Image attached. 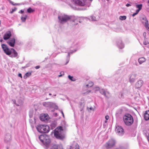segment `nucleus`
Masks as SVG:
<instances>
[{
	"instance_id": "f257e3e1",
	"label": "nucleus",
	"mask_w": 149,
	"mask_h": 149,
	"mask_svg": "<svg viewBox=\"0 0 149 149\" xmlns=\"http://www.w3.org/2000/svg\"><path fill=\"white\" fill-rule=\"evenodd\" d=\"M1 47L3 50L6 54L8 55L11 58H15L17 57L18 58V54L17 52L13 49H9L8 46L6 45L3 44Z\"/></svg>"
},
{
	"instance_id": "f03ea898",
	"label": "nucleus",
	"mask_w": 149,
	"mask_h": 149,
	"mask_svg": "<svg viewBox=\"0 0 149 149\" xmlns=\"http://www.w3.org/2000/svg\"><path fill=\"white\" fill-rule=\"evenodd\" d=\"M59 22L61 24H63L68 21L75 22L77 21L76 18L74 17L69 16L65 15H61L58 16Z\"/></svg>"
},
{
	"instance_id": "7ed1b4c3",
	"label": "nucleus",
	"mask_w": 149,
	"mask_h": 149,
	"mask_svg": "<svg viewBox=\"0 0 149 149\" xmlns=\"http://www.w3.org/2000/svg\"><path fill=\"white\" fill-rule=\"evenodd\" d=\"M63 130L61 127L56 128L54 130V134L55 137L57 139H63L64 136L63 134Z\"/></svg>"
},
{
	"instance_id": "20e7f679",
	"label": "nucleus",
	"mask_w": 149,
	"mask_h": 149,
	"mask_svg": "<svg viewBox=\"0 0 149 149\" xmlns=\"http://www.w3.org/2000/svg\"><path fill=\"white\" fill-rule=\"evenodd\" d=\"M36 127L38 132L41 133H48L50 130L49 127L47 125H39Z\"/></svg>"
},
{
	"instance_id": "39448f33",
	"label": "nucleus",
	"mask_w": 149,
	"mask_h": 149,
	"mask_svg": "<svg viewBox=\"0 0 149 149\" xmlns=\"http://www.w3.org/2000/svg\"><path fill=\"white\" fill-rule=\"evenodd\" d=\"M116 143L115 140L113 139H111L106 143L104 146L107 149L111 148L115 146Z\"/></svg>"
},
{
	"instance_id": "423d86ee",
	"label": "nucleus",
	"mask_w": 149,
	"mask_h": 149,
	"mask_svg": "<svg viewBox=\"0 0 149 149\" xmlns=\"http://www.w3.org/2000/svg\"><path fill=\"white\" fill-rule=\"evenodd\" d=\"M42 105L46 107L49 108H54L57 109L58 107L56 104L52 102H43L42 103Z\"/></svg>"
},
{
	"instance_id": "0eeeda50",
	"label": "nucleus",
	"mask_w": 149,
	"mask_h": 149,
	"mask_svg": "<svg viewBox=\"0 0 149 149\" xmlns=\"http://www.w3.org/2000/svg\"><path fill=\"white\" fill-rule=\"evenodd\" d=\"M123 120L125 124L127 126L130 125V114L126 113L123 116Z\"/></svg>"
},
{
	"instance_id": "6e6552de",
	"label": "nucleus",
	"mask_w": 149,
	"mask_h": 149,
	"mask_svg": "<svg viewBox=\"0 0 149 149\" xmlns=\"http://www.w3.org/2000/svg\"><path fill=\"white\" fill-rule=\"evenodd\" d=\"M115 131L116 133L120 136L123 135L124 133L123 128L121 126H117L116 127Z\"/></svg>"
},
{
	"instance_id": "1a4fd4ad",
	"label": "nucleus",
	"mask_w": 149,
	"mask_h": 149,
	"mask_svg": "<svg viewBox=\"0 0 149 149\" xmlns=\"http://www.w3.org/2000/svg\"><path fill=\"white\" fill-rule=\"evenodd\" d=\"M87 0H73L74 2L79 6H85Z\"/></svg>"
},
{
	"instance_id": "9d476101",
	"label": "nucleus",
	"mask_w": 149,
	"mask_h": 149,
	"mask_svg": "<svg viewBox=\"0 0 149 149\" xmlns=\"http://www.w3.org/2000/svg\"><path fill=\"white\" fill-rule=\"evenodd\" d=\"M100 93L106 97L109 98L111 96L110 94L108 91H106L104 89H102L100 90Z\"/></svg>"
},
{
	"instance_id": "9b49d317",
	"label": "nucleus",
	"mask_w": 149,
	"mask_h": 149,
	"mask_svg": "<svg viewBox=\"0 0 149 149\" xmlns=\"http://www.w3.org/2000/svg\"><path fill=\"white\" fill-rule=\"evenodd\" d=\"M50 149H63L61 145L55 144H52L49 146Z\"/></svg>"
},
{
	"instance_id": "f8f14e48",
	"label": "nucleus",
	"mask_w": 149,
	"mask_h": 149,
	"mask_svg": "<svg viewBox=\"0 0 149 149\" xmlns=\"http://www.w3.org/2000/svg\"><path fill=\"white\" fill-rule=\"evenodd\" d=\"M11 140V136L10 134H7L5 137L4 141L6 143H9Z\"/></svg>"
},
{
	"instance_id": "ddd939ff",
	"label": "nucleus",
	"mask_w": 149,
	"mask_h": 149,
	"mask_svg": "<svg viewBox=\"0 0 149 149\" xmlns=\"http://www.w3.org/2000/svg\"><path fill=\"white\" fill-rule=\"evenodd\" d=\"M141 19L143 24L144 26L149 24L148 20L145 16H142L141 17Z\"/></svg>"
},
{
	"instance_id": "4468645a",
	"label": "nucleus",
	"mask_w": 149,
	"mask_h": 149,
	"mask_svg": "<svg viewBox=\"0 0 149 149\" xmlns=\"http://www.w3.org/2000/svg\"><path fill=\"white\" fill-rule=\"evenodd\" d=\"M15 43V39L13 38L9 39L7 42V43L9 45L12 47H13Z\"/></svg>"
},
{
	"instance_id": "2eb2a0df",
	"label": "nucleus",
	"mask_w": 149,
	"mask_h": 149,
	"mask_svg": "<svg viewBox=\"0 0 149 149\" xmlns=\"http://www.w3.org/2000/svg\"><path fill=\"white\" fill-rule=\"evenodd\" d=\"M40 119L42 121H45L49 118V116L47 114H44L40 116Z\"/></svg>"
},
{
	"instance_id": "dca6fc26",
	"label": "nucleus",
	"mask_w": 149,
	"mask_h": 149,
	"mask_svg": "<svg viewBox=\"0 0 149 149\" xmlns=\"http://www.w3.org/2000/svg\"><path fill=\"white\" fill-rule=\"evenodd\" d=\"M143 82L142 80L138 81L135 84V87L137 88H140L142 86Z\"/></svg>"
},
{
	"instance_id": "f3484780",
	"label": "nucleus",
	"mask_w": 149,
	"mask_h": 149,
	"mask_svg": "<svg viewBox=\"0 0 149 149\" xmlns=\"http://www.w3.org/2000/svg\"><path fill=\"white\" fill-rule=\"evenodd\" d=\"M11 35L10 31H8L4 35L3 38L4 40L8 39L11 36Z\"/></svg>"
},
{
	"instance_id": "a211bd4d",
	"label": "nucleus",
	"mask_w": 149,
	"mask_h": 149,
	"mask_svg": "<svg viewBox=\"0 0 149 149\" xmlns=\"http://www.w3.org/2000/svg\"><path fill=\"white\" fill-rule=\"evenodd\" d=\"M50 142V140L48 136L47 135L46 136L45 140L44 141V143H42L43 144L46 146H47L49 144Z\"/></svg>"
},
{
	"instance_id": "6ab92c4d",
	"label": "nucleus",
	"mask_w": 149,
	"mask_h": 149,
	"mask_svg": "<svg viewBox=\"0 0 149 149\" xmlns=\"http://www.w3.org/2000/svg\"><path fill=\"white\" fill-rule=\"evenodd\" d=\"M144 117L146 120H149V110L145 111L144 114Z\"/></svg>"
},
{
	"instance_id": "aec40b11",
	"label": "nucleus",
	"mask_w": 149,
	"mask_h": 149,
	"mask_svg": "<svg viewBox=\"0 0 149 149\" xmlns=\"http://www.w3.org/2000/svg\"><path fill=\"white\" fill-rule=\"evenodd\" d=\"M117 46L119 49H122L124 47V45L122 43V41L121 40L117 42Z\"/></svg>"
},
{
	"instance_id": "412c9836",
	"label": "nucleus",
	"mask_w": 149,
	"mask_h": 149,
	"mask_svg": "<svg viewBox=\"0 0 149 149\" xmlns=\"http://www.w3.org/2000/svg\"><path fill=\"white\" fill-rule=\"evenodd\" d=\"M47 136V135H40L39 137V139L42 143H44V141L45 139V137Z\"/></svg>"
},
{
	"instance_id": "4be33fe9",
	"label": "nucleus",
	"mask_w": 149,
	"mask_h": 149,
	"mask_svg": "<svg viewBox=\"0 0 149 149\" xmlns=\"http://www.w3.org/2000/svg\"><path fill=\"white\" fill-rule=\"evenodd\" d=\"M146 60V59L143 57L139 58L138 60V62L140 64H142L143 63L145 62Z\"/></svg>"
},
{
	"instance_id": "5701e85b",
	"label": "nucleus",
	"mask_w": 149,
	"mask_h": 149,
	"mask_svg": "<svg viewBox=\"0 0 149 149\" xmlns=\"http://www.w3.org/2000/svg\"><path fill=\"white\" fill-rule=\"evenodd\" d=\"M27 17V15H23L21 17V19L22 21L23 22H25L26 19Z\"/></svg>"
},
{
	"instance_id": "b1692460",
	"label": "nucleus",
	"mask_w": 149,
	"mask_h": 149,
	"mask_svg": "<svg viewBox=\"0 0 149 149\" xmlns=\"http://www.w3.org/2000/svg\"><path fill=\"white\" fill-rule=\"evenodd\" d=\"M142 4L137 5L136 6V7L138 8V9L137 10H136L138 12H139L140 10L142 9Z\"/></svg>"
},
{
	"instance_id": "393cba45",
	"label": "nucleus",
	"mask_w": 149,
	"mask_h": 149,
	"mask_svg": "<svg viewBox=\"0 0 149 149\" xmlns=\"http://www.w3.org/2000/svg\"><path fill=\"white\" fill-rule=\"evenodd\" d=\"M31 72H27L25 74V75L24 76V77L25 79H26L28 77L30 76L31 75Z\"/></svg>"
},
{
	"instance_id": "a878e982",
	"label": "nucleus",
	"mask_w": 149,
	"mask_h": 149,
	"mask_svg": "<svg viewBox=\"0 0 149 149\" xmlns=\"http://www.w3.org/2000/svg\"><path fill=\"white\" fill-rule=\"evenodd\" d=\"M93 85V83L91 82L90 81L88 84L86 85V87H90L92 86Z\"/></svg>"
},
{
	"instance_id": "bb28decb",
	"label": "nucleus",
	"mask_w": 149,
	"mask_h": 149,
	"mask_svg": "<svg viewBox=\"0 0 149 149\" xmlns=\"http://www.w3.org/2000/svg\"><path fill=\"white\" fill-rule=\"evenodd\" d=\"M19 103L18 104H16L15 103V100L14 103L17 106H20V105H22V104H23V102L22 100H20L19 101Z\"/></svg>"
},
{
	"instance_id": "cd10ccee",
	"label": "nucleus",
	"mask_w": 149,
	"mask_h": 149,
	"mask_svg": "<svg viewBox=\"0 0 149 149\" xmlns=\"http://www.w3.org/2000/svg\"><path fill=\"white\" fill-rule=\"evenodd\" d=\"M119 19L121 20H124L126 19V17L125 16H120L119 17Z\"/></svg>"
},
{
	"instance_id": "c85d7f7f",
	"label": "nucleus",
	"mask_w": 149,
	"mask_h": 149,
	"mask_svg": "<svg viewBox=\"0 0 149 149\" xmlns=\"http://www.w3.org/2000/svg\"><path fill=\"white\" fill-rule=\"evenodd\" d=\"M68 78L72 81H74L76 80L73 77L71 76L70 75H69L68 76Z\"/></svg>"
},
{
	"instance_id": "c756f323",
	"label": "nucleus",
	"mask_w": 149,
	"mask_h": 149,
	"mask_svg": "<svg viewBox=\"0 0 149 149\" xmlns=\"http://www.w3.org/2000/svg\"><path fill=\"white\" fill-rule=\"evenodd\" d=\"M136 75L135 74H133L131 76V77H133L132 78V79H131V82H134L135 79V77H136Z\"/></svg>"
},
{
	"instance_id": "7c9ffc66",
	"label": "nucleus",
	"mask_w": 149,
	"mask_h": 149,
	"mask_svg": "<svg viewBox=\"0 0 149 149\" xmlns=\"http://www.w3.org/2000/svg\"><path fill=\"white\" fill-rule=\"evenodd\" d=\"M27 11L29 13H31L33 12L34 10L32 9L31 8H29L27 9Z\"/></svg>"
},
{
	"instance_id": "2f4dec72",
	"label": "nucleus",
	"mask_w": 149,
	"mask_h": 149,
	"mask_svg": "<svg viewBox=\"0 0 149 149\" xmlns=\"http://www.w3.org/2000/svg\"><path fill=\"white\" fill-rule=\"evenodd\" d=\"M91 20L93 21H96V18L95 17L93 16H91Z\"/></svg>"
},
{
	"instance_id": "473e14b6",
	"label": "nucleus",
	"mask_w": 149,
	"mask_h": 149,
	"mask_svg": "<svg viewBox=\"0 0 149 149\" xmlns=\"http://www.w3.org/2000/svg\"><path fill=\"white\" fill-rule=\"evenodd\" d=\"M74 149H79V145L76 143L75 145Z\"/></svg>"
},
{
	"instance_id": "72a5a7b5",
	"label": "nucleus",
	"mask_w": 149,
	"mask_h": 149,
	"mask_svg": "<svg viewBox=\"0 0 149 149\" xmlns=\"http://www.w3.org/2000/svg\"><path fill=\"white\" fill-rule=\"evenodd\" d=\"M94 90L95 91H99L100 90V88L99 87H97L94 88Z\"/></svg>"
},
{
	"instance_id": "f704fd0d",
	"label": "nucleus",
	"mask_w": 149,
	"mask_h": 149,
	"mask_svg": "<svg viewBox=\"0 0 149 149\" xmlns=\"http://www.w3.org/2000/svg\"><path fill=\"white\" fill-rule=\"evenodd\" d=\"M17 10L16 8H15L12 9V10L10 11V13H12L13 12Z\"/></svg>"
},
{
	"instance_id": "c9c22d12",
	"label": "nucleus",
	"mask_w": 149,
	"mask_h": 149,
	"mask_svg": "<svg viewBox=\"0 0 149 149\" xmlns=\"http://www.w3.org/2000/svg\"><path fill=\"white\" fill-rule=\"evenodd\" d=\"M88 111L92 110L94 111V109L92 107H90L89 108L88 107Z\"/></svg>"
},
{
	"instance_id": "e433bc0d",
	"label": "nucleus",
	"mask_w": 149,
	"mask_h": 149,
	"mask_svg": "<svg viewBox=\"0 0 149 149\" xmlns=\"http://www.w3.org/2000/svg\"><path fill=\"white\" fill-rule=\"evenodd\" d=\"M139 12H137V10H136V12L134 13L133 14H132V16L133 17L135 16V15H136L139 13Z\"/></svg>"
},
{
	"instance_id": "4c0bfd02",
	"label": "nucleus",
	"mask_w": 149,
	"mask_h": 149,
	"mask_svg": "<svg viewBox=\"0 0 149 149\" xmlns=\"http://www.w3.org/2000/svg\"><path fill=\"white\" fill-rule=\"evenodd\" d=\"M68 149H74V147L72 146H68Z\"/></svg>"
},
{
	"instance_id": "58836bf2",
	"label": "nucleus",
	"mask_w": 149,
	"mask_h": 149,
	"mask_svg": "<svg viewBox=\"0 0 149 149\" xmlns=\"http://www.w3.org/2000/svg\"><path fill=\"white\" fill-rule=\"evenodd\" d=\"M134 119L133 117L131 115V125L133 123Z\"/></svg>"
},
{
	"instance_id": "ea45409f",
	"label": "nucleus",
	"mask_w": 149,
	"mask_h": 149,
	"mask_svg": "<svg viewBox=\"0 0 149 149\" xmlns=\"http://www.w3.org/2000/svg\"><path fill=\"white\" fill-rule=\"evenodd\" d=\"M74 52V51H72V52H68L67 56L69 57L70 54H72Z\"/></svg>"
},
{
	"instance_id": "a19ab883",
	"label": "nucleus",
	"mask_w": 149,
	"mask_h": 149,
	"mask_svg": "<svg viewBox=\"0 0 149 149\" xmlns=\"http://www.w3.org/2000/svg\"><path fill=\"white\" fill-rule=\"evenodd\" d=\"M149 24L146 25V26H145L146 28L149 31V27H148Z\"/></svg>"
},
{
	"instance_id": "79ce46f5",
	"label": "nucleus",
	"mask_w": 149,
	"mask_h": 149,
	"mask_svg": "<svg viewBox=\"0 0 149 149\" xmlns=\"http://www.w3.org/2000/svg\"><path fill=\"white\" fill-rule=\"evenodd\" d=\"M149 24L146 25V26H145L146 28L149 31V27H148Z\"/></svg>"
},
{
	"instance_id": "37998d69",
	"label": "nucleus",
	"mask_w": 149,
	"mask_h": 149,
	"mask_svg": "<svg viewBox=\"0 0 149 149\" xmlns=\"http://www.w3.org/2000/svg\"><path fill=\"white\" fill-rule=\"evenodd\" d=\"M148 43V42L147 41H144L143 42V44L145 45H146Z\"/></svg>"
},
{
	"instance_id": "c03bdc74",
	"label": "nucleus",
	"mask_w": 149,
	"mask_h": 149,
	"mask_svg": "<svg viewBox=\"0 0 149 149\" xmlns=\"http://www.w3.org/2000/svg\"><path fill=\"white\" fill-rule=\"evenodd\" d=\"M60 73L61 74V75H58V77H61L62 76V75L63 74H64V73L63 72H60Z\"/></svg>"
},
{
	"instance_id": "a18cd8bd",
	"label": "nucleus",
	"mask_w": 149,
	"mask_h": 149,
	"mask_svg": "<svg viewBox=\"0 0 149 149\" xmlns=\"http://www.w3.org/2000/svg\"><path fill=\"white\" fill-rule=\"evenodd\" d=\"M105 118L107 120H108L109 118V116L108 115L106 116L105 117Z\"/></svg>"
},
{
	"instance_id": "49530a36",
	"label": "nucleus",
	"mask_w": 149,
	"mask_h": 149,
	"mask_svg": "<svg viewBox=\"0 0 149 149\" xmlns=\"http://www.w3.org/2000/svg\"><path fill=\"white\" fill-rule=\"evenodd\" d=\"M146 32H144L143 33V36L144 38L145 39H146Z\"/></svg>"
},
{
	"instance_id": "de8ad7c7",
	"label": "nucleus",
	"mask_w": 149,
	"mask_h": 149,
	"mask_svg": "<svg viewBox=\"0 0 149 149\" xmlns=\"http://www.w3.org/2000/svg\"><path fill=\"white\" fill-rule=\"evenodd\" d=\"M40 68V66H37L35 67V68L36 69H38Z\"/></svg>"
},
{
	"instance_id": "09e8293b",
	"label": "nucleus",
	"mask_w": 149,
	"mask_h": 149,
	"mask_svg": "<svg viewBox=\"0 0 149 149\" xmlns=\"http://www.w3.org/2000/svg\"><path fill=\"white\" fill-rule=\"evenodd\" d=\"M91 92V91H90V90H88V91H87L86 92V94H88L89 93H90Z\"/></svg>"
},
{
	"instance_id": "8fccbe9b",
	"label": "nucleus",
	"mask_w": 149,
	"mask_h": 149,
	"mask_svg": "<svg viewBox=\"0 0 149 149\" xmlns=\"http://www.w3.org/2000/svg\"><path fill=\"white\" fill-rule=\"evenodd\" d=\"M11 3L13 5H17V3H13V2H11Z\"/></svg>"
},
{
	"instance_id": "3c124183",
	"label": "nucleus",
	"mask_w": 149,
	"mask_h": 149,
	"mask_svg": "<svg viewBox=\"0 0 149 149\" xmlns=\"http://www.w3.org/2000/svg\"><path fill=\"white\" fill-rule=\"evenodd\" d=\"M24 12V11L22 10H20V11L19 12V13H22L23 12Z\"/></svg>"
},
{
	"instance_id": "603ef678",
	"label": "nucleus",
	"mask_w": 149,
	"mask_h": 149,
	"mask_svg": "<svg viewBox=\"0 0 149 149\" xmlns=\"http://www.w3.org/2000/svg\"><path fill=\"white\" fill-rule=\"evenodd\" d=\"M18 76L19 77H20L21 78H22V74L20 73H19L18 74Z\"/></svg>"
},
{
	"instance_id": "864d4df0",
	"label": "nucleus",
	"mask_w": 149,
	"mask_h": 149,
	"mask_svg": "<svg viewBox=\"0 0 149 149\" xmlns=\"http://www.w3.org/2000/svg\"><path fill=\"white\" fill-rule=\"evenodd\" d=\"M130 6V4H129V3H127V4H126V6H127V7H128V6Z\"/></svg>"
},
{
	"instance_id": "5fc2aeb1",
	"label": "nucleus",
	"mask_w": 149,
	"mask_h": 149,
	"mask_svg": "<svg viewBox=\"0 0 149 149\" xmlns=\"http://www.w3.org/2000/svg\"><path fill=\"white\" fill-rule=\"evenodd\" d=\"M61 113H62V116L64 117V113H63V111H61Z\"/></svg>"
},
{
	"instance_id": "6e6d98bb",
	"label": "nucleus",
	"mask_w": 149,
	"mask_h": 149,
	"mask_svg": "<svg viewBox=\"0 0 149 149\" xmlns=\"http://www.w3.org/2000/svg\"><path fill=\"white\" fill-rule=\"evenodd\" d=\"M3 41V40L2 39H1L0 40V41L1 42H2Z\"/></svg>"
},
{
	"instance_id": "4d7b16f0",
	"label": "nucleus",
	"mask_w": 149,
	"mask_h": 149,
	"mask_svg": "<svg viewBox=\"0 0 149 149\" xmlns=\"http://www.w3.org/2000/svg\"><path fill=\"white\" fill-rule=\"evenodd\" d=\"M49 95H52V94H51V93H49Z\"/></svg>"
},
{
	"instance_id": "13d9d810",
	"label": "nucleus",
	"mask_w": 149,
	"mask_h": 149,
	"mask_svg": "<svg viewBox=\"0 0 149 149\" xmlns=\"http://www.w3.org/2000/svg\"><path fill=\"white\" fill-rule=\"evenodd\" d=\"M29 116H30V117H32V115H29Z\"/></svg>"
},
{
	"instance_id": "bf43d9fd",
	"label": "nucleus",
	"mask_w": 149,
	"mask_h": 149,
	"mask_svg": "<svg viewBox=\"0 0 149 149\" xmlns=\"http://www.w3.org/2000/svg\"><path fill=\"white\" fill-rule=\"evenodd\" d=\"M105 123H107V120H106L105 121Z\"/></svg>"
},
{
	"instance_id": "052dcab7",
	"label": "nucleus",
	"mask_w": 149,
	"mask_h": 149,
	"mask_svg": "<svg viewBox=\"0 0 149 149\" xmlns=\"http://www.w3.org/2000/svg\"><path fill=\"white\" fill-rule=\"evenodd\" d=\"M53 96H56V94L55 95H53Z\"/></svg>"
},
{
	"instance_id": "680f3d73",
	"label": "nucleus",
	"mask_w": 149,
	"mask_h": 149,
	"mask_svg": "<svg viewBox=\"0 0 149 149\" xmlns=\"http://www.w3.org/2000/svg\"><path fill=\"white\" fill-rule=\"evenodd\" d=\"M148 3H149V0H148Z\"/></svg>"
},
{
	"instance_id": "e2e57ef3",
	"label": "nucleus",
	"mask_w": 149,
	"mask_h": 149,
	"mask_svg": "<svg viewBox=\"0 0 149 149\" xmlns=\"http://www.w3.org/2000/svg\"><path fill=\"white\" fill-rule=\"evenodd\" d=\"M68 62H68H67V63H66V64Z\"/></svg>"
},
{
	"instance_id": "0e129e2a",
	"label": "nucleus",
	"mask_w": 149,
	"mask_h": 149,
	"mask_svg": "<svg viewBox=\"0 0 149 149\" xmlns=\"http://www.w3.org/2000/svg\"><path fill=\"white\" fill-rule=\"evenodd\" d=\"M130 78H129V80H130Z\"/></svg>"
},
{
	"instance_id": "69168bd1",
	"label": "nucleus",
	"mask_w": 149,
	"mask_h": 149,
	"mask_svg": "<svg viewBox=\"0 0 149 149\" xmlns=\"http://www.w3.org/2000/svg\"><path fill=\"white\" fill-rule=\"evenodd\" d=\"M6 149H9L8 148H7Z\"/></svg>"
},
{
	"instance_id": "338daca9",
	"label": "nucleus",
	"mask_w": 149,
	"mask_h": 149,
	"mask_svg": "<svg viewBox=\"0 0 149 149\" xmlns=\"http://www.w3.org/2000/svg\"><path fill=\"white\" fill-rule=\"evenodd\" d=\"M77 24V23L76 24Z\"/></svg>"
},
{
	"instance_id": "774afa93",
	"label": "nucleus",
	"mask_w": 149,
	"mask_h": 149,
	"mask_svg": "<svg viewBox=\"0 0 149 149\" xmlns=\"http://www.w3.org/2000/svg\"><path fill=\"white\" fill-rule=\"evenodd\" d=\"M107 0V1H108L109 0Z\"/></svg>"
}]
</instances>
